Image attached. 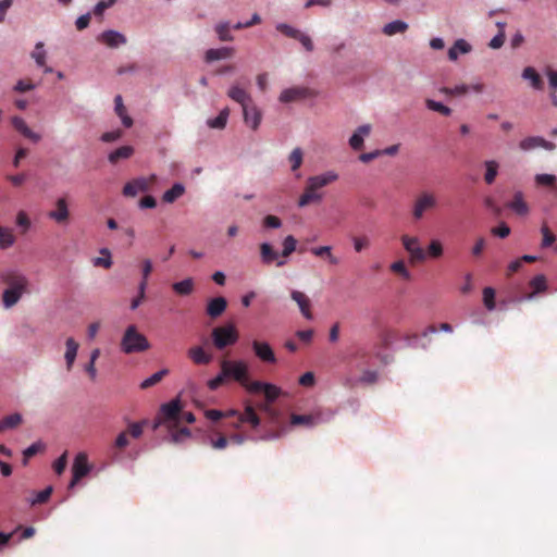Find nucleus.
Segmentation results:
<instances>
[{"mask_svg":"<svg viewBox=\"0 0 557 557\" xmlns=\"http://www.w3.org/2000/svg\"><path fill=\"white\" fill-rule=\"evenodd\" d=\"M24 293L25 292L13 289V288H7L3 292V296H2L3 306L5 308L13 307L14 305H16L18 302V300L21 299V297Z\"/></svg>","mask_w":557,"mask_h":557,"instance_id":"37","label":"nucleus"},{"mask_svg":"<svg viewBox=\"0 0 557 557\" xmlns=\"http://www.w3.org/2000/svg\"><path fill=\"white\" fill-rule=\"evenodd\" d=\"M262 224L267 228H278L282 226V221L280 218L269 214L263 219Z\"/></svg>","mask_w":557,"mask_h":557,"instance_id":"60","label":"nucleus"},{"mask_svg":"<svg viewBox=\"0 0 557 557\" xmlns=\"http://www.w3.org/2000/svg\"><path fill=\"white\" fill-rule=\"evenodd\" d=\"M260 257L261 261L268 265L276 262V267H283L286 263L285 260L278 258V252L275 251L273 247L268 243H262L260 245Z\"/></svg>","mask_w":557,"mask_h":557,"instance_id":"17","label":"nucleus"},{"mask_svg":"<svg viewBox=\"0 0 557 557\" xmlns=\"http://www.w3.org/2000/svg\"><path fill=\"white\" fill-rule=\"evenodd\" d=\"M116 2V0H101L99 1L95 8H94V14L95 15H102L103 12L110 8L111 5H113L114 3Z\"/></svg>","mask_w":557,"mask_h":557,"instance_id":"62","label":"nucleus"},{"mask_svg":"<svg viewBox=\"0 0 557 557\" xmlns=\"http://www.w3.org/2000/svg\"><path fill=\"white\" fill-rule=\"evenodd\" d=\"M41 448H42V445L40 443H34L29 447H27L23 451L24 462L26 463L27 460L29 458L34 457Z\"/></svg>","mask_w":557,"mask_h":557,"instance_id":"64","label":"nucleus"},{"mask_svg":"<svg viewBox=\"0 0 557 557\" xmlns=\"http://www.w3.org/2000/svg\"><path fill=\"white\" fill-rule=\"evenodd\" d=\"M483 301L488 310L495 308V290L492 287H485L483 289Z\"/></svg>","mask_w":557,"mask_h":557,"instance_id":"56","label":"nucleus"},{"mask_svg":"<svg viewBox=\"0 0 557 557\" xmlns=\"http://www.w3.org/2000/svg\"><path fill=\"white\" fill-rule=\"evenodd\" d=\"M2 280L9 285V288L27 292L28 280L20 272L8 271L2 274Z\"/></svg>","mask_w":557,"mask_h":557,"instance_id":"11","label":"nucleus"},{"mask_svg":"<svg viewBox=\"0 0 557 557\" xmlns=\"http://www.w3.org/2000/svg\"><path fill=\"white\" fill-rule=\"evenodd\" d=\"M519 147L523 151H529L535 148H544L547 150L554 149L555 145L550 141H547L546 139L539 137V136H530L524 139H522L519 143Z\"/></svg>","mask_w":557,"mask_h":557,"instance_id":"16","label":"nucleus"},{"mask_svg":"<svg viewBox=\"0 0 557 557\" xmlns=\"http://www.w3.org/2000/svg\"><path fill=\"white\" fill-rule=\"evenodd\" d=\"M133 152H134L133 147L122 146L109 154V161L111 163H116L121 159L129 158L133 154Z\"/></svg>","mask_w":557,"mask_h":557,"instance_id":"41","label":"nucleus"},{"mask_svg":"<svg viewBox=\"0 0 557 557\" xmlns=\"http://www.w3.org/2000/svg\"><path fill=\"white\" fill-rule=\"evenodd\" d=\"M157 181L154 174L148 177H137L126 183L123 187V195L126 197H135L138 193H145L151 189Z\"/></svg>","mask_w":557,"mask_h":557,"instance_id":"7","label":"nucleus"},{"mask_svg":"<svg viewBox=\"0 0 557 557\" xmlns=\"http://www.w3.org/2000/svg\"><path fill=\"white\" fill-rule=\"evenodd\" d=\"M215 33L221 41H233L234 37L231 34V25L228 22H221L215 26Z\"/></svg>","mask_w":557,"mask_h":557,"instance_id":"44","label":"nucleus"},{"mask_svg":"<svg viewBox=\"0 0 557 557\" xmlns=\"http://www.w3.org/2000/svg\"><path fill=\"white\" fill-rule=\"evenodd\" d=\"M90 471V467L88 465L87 455L85 453H79L74 459L73 467H72V480L70 482L69 487H74L78 481L88 474Z\"/></svg>","mask_w":557,"mask_h":557,"instance_id":"10","label":"nucleus"},{"mask_svg":"<svg viewBox=\"0 0 557 557\" xmlns=\"http://www.w3.org/2000/svg\"><path fill=\"white\" fill-rule=\"evenodd\" d=\"M227 96L232 100L238 102L242 106V108H244L245 106H247L249 102L252 101L249 94L245 89L239 87L238 85H233L228 89Z\"/></svg>","mask_w":557,"mask_h":557,"instance_id":"27","label":"nucleus"},{"mask_svg":"<svg viewBox=\"0 0 557 557\" xmlns=\"http://www.w3.org/2000/svg\"><path fill=\"white\" fill-rule=\"evenodd\" d=\"M252 349L256 356L263 362L274 363L276 361L274 351L268 343L253 341Z\"/></svg>","mask_w":557,"mask_h":557,"instance_id":"18","label":"nucleus"},{"mask_svg":"<svg viewBox=\"0 0 557 557\" xmlns=\"http://www.w3.org/2000/svg\"><path fill=\"white\" fill-rule=\"evenodd\" d=\"M371 129L372 127L370 124H363L359 126L349 138V146L351 149L357 151L361 150L363 148L364 137L370 135Z\"/></svg>","mask_w":557,"mask_h":557,"instance_id":"20","label":"nucleus"},{"mask_svg":"<svg viewBox=\"0 0 557 557\" xmlns=\"http://www.w3.org/2000/svg\"><path fill=\"white\" fill-rule=\"evenodd\" d=\"M428 253L432 258H438L443 255V246L440 240L433 239L431 240L428 247Z\"/></svg>","mask_w":557,"mask_h":557,"instance_id":"57","label":"nucleus"},{"mask_svg":"<svg viewBox=\"0 0 557 557\" xmlns=\"http://www.w3.org/2000/svg\"><path fill=\"white\" fill-rule=\"evenodd\" d=\"M53 492L52 486H47L45 490L40 492H34V497L29 498L28 502L32 506L45 504L50 498Z\"/></svg>","mask_w":557,"mask_h":557,"instance_id":"43","label":"nucleus"},{"mask_svg":"<svg viewBox=\"0 0 557 557\" xmlns=\"http://www.w3.org/2000/svg\"><path fill=\"white\" fill-rule=\"evenodd\" d=\"M187 356L195 364H209L212 361V355L206 352L200 346L189 348Z\"/></svg>","mask_w":557,"mask_h":557,"instance_id":"26","label":"nucleus"},{"mask_svg":"<svg viewBox=\"0 0 557 557\" xmlns=\"http://www.w3.org/2000/svg\"><path fill=\"white\" fill-rule=\"evenodd\" d=\"M235 53V49L232 47H222L218 49H209L206 51L205 60L207 62H213L218 60L228 59L233 57Z\"/></svg>","mask_w":557,"mask_h":557,"instance_id":"25","label":"nucleus"},{"mask_svg":"<svg viewBox=\"0 0 557 557\" xmlns=\"http://www.w3.org/2000/svg\"><path fill=\"white\" fill-rule=\"evenodd\" d=\"M288 160L290 163L292 171L298 170L301 166L304 160L302 150L300 148H295L290 152Z\"/></svg>","mask_w":557,"mask_h":557,"instance_id":"53","label":"nucleus"},{"mask_svg":"<svg viewBox=\"0 0 557 557\" xmlns=\"http://www.w3.org/2000/svg\"><path fill=\"white\" fill-rule=\"evenodd\" d=\"M168 372L169 371L166 369H162V370L156 372L154 374H152L151 376H149L148 379L144 380L140 383V388L147 389L149 387L154 386L168 374Z\"/></svg>","mask_w":557,"mask_h":557,"instance_id":"45","label":"nucleus"},{"mask_svg":"<svg viewBox=\"0 0 557 557\" xmlns=\"http://www.w3.org/2000/svg\"><path fill=\"white\" fill-rule=\"evenodd\" d=\"M337 178L338 175L333 171L309 177L305 191L298 200V206L306 207L312 202H320L323 194L319 193V189L337 181Z\"/></svg>","mask_w":557,"mask_h":557,"instance_id":"2","label":"nucleus"},{"mask_svg":"<svg viewBox=\"0 0 557 557\" xmlns=\"http://www.w3.org/2000/svg\"><path fill=\"white\" fill-rule=\"evenodd\" d=\"M507 207L519 215H525L529 212V207L523 199L522 191H516L512 200L507 203Z\"/></svg>","mask_w":557,"mask_h":557,"instance_id":"28","label":"nucleus"},{"mask_svg":"<svg viewBox=\"0 0 557 557\" xmlns=\"http://www.w3.org/2000/svg\"><path fill=\"white\" fill-rule=\"evenodd\" d=\"M290 298L297 304L300 313L305 319H313V314L311 311V300L304 292L292 290Z\"/></svg>","mask_w":557,"mask_h":557,"instance_id":"12","label":"nucleus"},{"mask_svg":"<svg viewBox=\"0 0 557 557\" xmlns=\"http://www.w3.org/2000/svg\"><path fill=\"white\" fill-rule=\"evenodd\" d=\"M492 234L500 238H506L510 234V227L502 222L497 227L491 230Z\"/></svg>","mask_w":557,"mask_h":557,"instance_id":"63","label":"nucleus"},{"mask_svg":"<svg viewBox=\"0 0 557 557\" xmlns=\"http://www.w3.org/2000/svg\"><path fill=\"white\" fill-rule=\"evenodd\" d=\"M438 208V197L434 191L421 190L411 205V215L414 221H421L424 216Z\"/></svg>","mask_w":557,"mask_h":557,"instance_id":"3","label":"nucleus"},{"mask_svg":"<svg viewBox=\"0 0 557 557\" xmlns=\"http://www.w3.org/2000/svg\"><path fill=\"white\" fill-rule=\"evenodd\" d=\"M114 103H115V113L121 117L123 125L125 127H131L133 125V120L126 113V108L123 104L122 96L117 95L114 98Z\"/></svg>","mask_w":557,"mask_h":557,"instance_id":"35","label":"nucleus"},{"mask_svg":"<svg viewBox=\"0 0 557 557\" xmlns=\"http://www.w3.org/2000/svg\"><path fill=\"white\" fill-rule=\"evenodd\" d=\"M425 106L429 110L438 112L444 116H449L451 114V109L442 102H437L432 99H425Z\"/></svg>","mask_w":557,"mask_h":557,"instance_id":"46","label":"nucleus"},{"mask_svg":"<svg viewBox=\"0 0 557 557\" xmlns=\"http://www.w3.org/2000/svg\"><path fill=\"white\" fill-rule=\"evenodd\" d=\"M408 29V24L404 21L396 20L391 23H387L383 27V33L386 36H394L396 34H403Z\"/></svg>","mask_w":557,"mask_h":557,"instance_id":"36","label":"nucleus"},{"mask_svg":"<svg viewBox=\"0 0 557 557\" xmlns=\"http://www.w3.org/2000/svg\"><path fill=\"white\" fill-rule=\"evenodd\" d=\"M522 77L524 79H529L531 86L536 90H542L544 87L543 79L539 75V73L532 66H528L522 72Z\"/></svg>","mask_w":557,"mask_h":557,"instance_id":"32","label":"nucleus"},{"mask_svg":"<svg viewBox=\"0 0 557 557\" xmlns=\"http://www.w3.org/2000/svg\"><path fill=\"white\" fill-rule=\"evenodd\" d=\"M48 216L59 224L67 223L70 219V211L65 198H59L55 201V209L48 213Z\"/></svg>","mask_w":557,"mask_h":557,"instance_id":"14","label":"nucleus"},{"mask_svg":"<svg viewBox=\"0 0 557 557\" xmlns=\"http://www.w3.org/2000/svg\"><path fill=\"white\" fill-rule=\"evenodd\" d=\"M181 401L180 399H173L166 404H163L160 409V418L156 421L153 429L165 424L168 429L175 428L181 421Z\"/></svg>","mask_w":557,"mask_h":557,"instance_id":"5","label":"nucleus"},{"mask_svg":"<svg viewBox=\"0 0 557 557\" xmlns=\"http://www.w3.org/2000/svg\"><path fill=\"white\" fill-rule=\"evenodd\" d=\"M32 58L38 66H45L46 51L44 50V42L39 41L36 44L35 50L32 52Z\"/></svg>","mask_w":557,"mask_h":557,"instance_id":"55","label":"nucleus"},{"mask_svg":"<svg viewBox=\"0 0 557 557\" xmlns=\"http://www.w3.org/2000/svg\"><path fill=\"white\" fill-rule=\"evenodd\" d=\"M315 257H326L329 262L333 265L338 264L339 260L332 253L331 246H320L311 248L310 250Z\"/></svg>","mask_w":557,"mask_h":557,"instance_id":"40","label":"nucleus"},{"mask_svg":"<svg viewBox=\"0 0 557 557\" xmlns=\"http://www.w3.org/2000/svg\"><path fill=\"white\" fill-rule=\"evenodd\" d=\"M98 40L110 48H115L119 45L126 44V37L123 34L115 30H106L101 33L98 37Z\"/></svg>","mask_w":557,"mask_h":557,"instance_id":"23","label":"nucleus"},{"mask_svg":"<svg viewBox=\"0 0 557 557\" xmlns=\"http://www.w3.org/2000/svg\"><path fill=\"white\" fill-rule=\"evenodd\" d=\"M67 465V453H63L53 463V469L58 474L63 473Z\"/></svg>","mask_w":557,"mask_h":557,"instance_id":"61","label":"nucleus"},{"mask_svg":"<svg viewBox=\"0 0 557 557\" xmlns=\"http://www.w3.org/2000/svg\"><path fill=\"white\" fill-rule=\"evenodd\" d=\"M471 45L468 44L465 39H458L448 50V59L450 61H456L460 53L466 54L471 51Z\"/></svg>","mask_w":557,"mask_h":557,"instance_id":"29","label":"nucleus"},{"mask_svg":"<svg viewBox=\"0 0 557 557\" xmlns=\"http://www.w3.org/2000/svg\"><path fill=\"white\" fill-rule=\"evenodd\" d=\"M238 332L234 324L216 326L211 332L213 345L219 350L234 345L238 341Z\"/></svg>","mask_w":557,"mask_h":557,"instance_id":"6","label":"nucleus"},{"mask_svg":"<svg viewBox=\"0 0 557 557\" xmlns=\"http://www.w3.org/2000/svg\"><path fill=\"white\" fill-rule=\"evenodd\" d=\"M223 375L238 382L250 394H263L269 400L277 399L282 389L274 384L261 381H249L248 364L244 360H222L220 363Z\"/></svg>","mask_w":557,"mask_h":557,"instance_id":"1","label":"nucleus"},{"mask_svg":"<svg viewBox=\"0 0 557 557\" xmlns=\"http://www.w3.org/2000/svg\"><path fill=\"white\" fill-rule=\"evenodd\" d=\"M15 243V235L9 227L0 226V249H8Z\"/></svg>","mask_w":557,"mask_h":557,"instance_id":"39","label":"nucleus"},{"mask_svg":"<svg viewBox=\"0 0 557 557\" xmlns=\"http://www.w3.org/2000/svg\"><path fill=\"white\" fill-rule=\"evenodd\" d=\"M400 240L405 250L409 253V260L411 263L422 262L426 259V252L421 247L418 237L403 235Z\"/></svg>","mask_w":557,"mask_h":557,"instance_id":"8","label":"nucleus"},{"mask_svg":"<svg viewBox=\"0 0 557 557\" xmlns=\"http://www.w3.org/2000/svg\"><path fill=\"white\" fill-rule=\"evenodd\" d=\"M276 29L284 36L298 40L306 51H313V41L309 35L285 23L277 24Z\"/></svg>","mask_w":557,"mask_h":557,"instance_id":"9","label":"nucleus"},{"mask_svg":"<svg viewBox=\"0 0 557 557\" xmlns=\"http://www.w3.org/2000/svg\"><path fill=\"white\" fill-rule=\"evenodd\" d=\"M542 233V248H548L556 242V236L554 233L549 230V227L546 224H543L541 227Z\"/></svg>","mask_w":557,"mask_h":557,"instance_id":"49","label":"nucleus"},{"mask_svg":"<svg viewBox=\"0 0 557 557\" xmlns=\"http://www.w3.org/2000/svg\"><path fill=\"white\" fill-rule=\"evenodd\" d=\"M389 268H391V271L400 275L404 280H406V281L411 280V274L408 271V269L406 268V264L403 260L393 262Z\"/></svg>","mask_w":557,"mask_h":557,"instance_id":"50","label":"nucleus"},{"mask_svg":"<svg viewBox=\"0 0 557 557\" xmlns=\"http://www.w3.org/2000/svg\"><path fill=\"white\" fill-rule=\"evenodd\" d=\"M529 286L531 287L532 289V293H530L528 296H527V299H531L533 296H535L536 294L539 293H543L546 290L547 288V282H546V277L543 275V274H539L536 276H534L530 282H529Z\"/></svg>","mask_w":557,"mask_h":557,"instance_id":"31","label":"nucleus"},{"mask_svg":"<svg viewBox=\"0 0 557 557\" xmlns=\"http://www.w3.org/2000/svg\"><path fill=\"white\" fill-rule=\"evenodd\" d=\"M150 344L147 337L139 333L135 325L127 326L121 341V350L124 354L143 352L148 350Z\"/></svg>","mask_w":557,"mask_h":557,"instance_id":"4","label":"nucleus"},{"mask_svg":"<svg viewBox=\"0 0 557 557\" xmlns=\"http://www.w3.org/2000/svg\"><path fill=\"white\" fill-rule=\"evenodd\" d=\"M322 421V413L320 411H314L309 414H290V424L292 425H302L306 428H313Z\"/></svg>","mask_w":557,"mask_h":557,"instance_id":"13","label":"nucleus"},{"mask_svg":"<svg viewBox=\"0 0 557 557\" xmlns=\"http://www.w3.org/2000/svg\"><path fill=\"white\" fill-rule=\"evenodd\" d=\"M535 182L537 185L554 186L556 183V176L553 174H537L535 176Z\"/></svg>","mask_w":557,"mask_h":557,"instance_id":"59","label":"nucleus"},{"mask_svg":"<svg viewBox=\"0 0 557 557\" xmlns=\"http://www.w3.org/2000/svg\"><path fill=\"white\" fill-rule=\"evenodd\" d=\"M484 166H485L484 182L487 185H492L495 182V178L498 174L499 164L495 160H488V161L484 162Z\"/></svg>","mask_w":557,"mask_h":557,"instance_id":"38","label":"nucleus"},{"mask_svg":"<svg viewBox=\"0 0 557 557\" xmlns=\"http://www.w3.org/2000/svg\"><path fill=\"white\" fill-rule=\"evenodd\" d=\"M100 253L103 255L104 257H96L92 259V264L95 267H101V268H104V269H110L112 267V258H111V253L109 251V249L107 248H102L100 250Z\"/></svg>","mask_w":557,"mask_h":557,"instance_id":"47","label":"nucleus"},{"mask_svg":"<svg viewBox=\"0 0 557 557\" xmlns=\"http://www.w3.org/2000/svg\"><path fill=\"white\" fill-rule=\"evenodd\" d=\"M65 346H66V350H65L64 358L66 361V368H67V370H71L75 362V359L77 356V350H78L79 346H78V343L72 337H69L66 339Z\"/></svg>","mask_w":557,"mask_h":557,"instance_id":"30","label":"nucleus"},{"mask_svg":"<svg viewBox=\"0 0 557 557\" xmlns=\"http://www.w3.org/2000/svg\"><path fill=\"white\" fill-rule=\"evenodd\" d=\"M170 430L171 442L178 444L190 437V431L187 428H182L180 430H174V428Z\"/></svg>","mask_w":557,"mask_h":557,"instance_id":"51","label":"nucleus"},{"mask_svg":"<svg viewBox=\"0 0 557 557\" xmlns=\"http://www.w3.org/2000/svg\"><path fill=\"white\" fill-rule=\"evenodd\" d=\"M185 193V187L181 183H175L169 190H166L163 196L162 200L166 203H173L176 199L182 197Z\"/></svg>","mask_w":557,"mask_h":557,"instance_id":"33","label":"nucleus"},{"mask_svg":"<svg viewBox=\"0 0 557 557\" xmlns=\"http://www.w3.org/2000/svg\"><path fill=\"white\" fill-rule=\"evenodd\" d=\"M22 416L20 413H13L4 417L0 421V432H3L8 429H14L22 423Z\"/></svg>","mask_w":557,"mask_h":557,"instance_id":"42","label":"nucleus"},{"mask_svg":"<svg viewBox=\"0 0 557 557\" xmlns=\"http://www.w3.org/2000/svg\"><path fill=\"white\" fill-rule=\"evenodd\" d=\"M226 307L227 301L224 297H215L208 302L207 314L212 319H216L222 315Z\"/></svg>","mask_w":557,"mask_h":557,"instance_id":"24","label":"nucleus"},{"mask_svg":"<svg viewBox=\"0 0 557 557\" xmlns=\"http://www.w3.org/2000/svg\"><path fill=\"white\" fill-rule=\"evenodd\" d=\"M228 117V109L222 110L214 119L208 120V125L211 128L222 129L225 127Z\"/></svg>","mask_w":557,"mask_h":557,"instance_id":"48","label":"nucleus"},{"mask_svg":"<svg viewBox=\"0 0 557 557\" xmlns=\"http://www.w3.org/2000/svg\"><path fill=\"white\" fill-rule=\"evenodd\" d=\"M468 91H469V86H467L465 84L455 86L454 88H450V87H441L440 88L441 94H443L445 96H449V97L462 96V95H466Z\"/></svg>","mask_w":557,"mask_h":557,"instance_id":"52","label":"nucleus"},{"mask_svg":"<svg viewBox=\"0 0 557 557\" xmlns=\"http://www.w3.org/2000/svg\"><path fill=\"white\" fill-rule=\"evenodd\" d=\"M172 289L177 295L188 296L194 292V280L191 277H188L181 282L173 283Z\"/></svg>","mask_w":557,"mask_h":557,"instance_id":"34","label":"nucleus"},{"mask_svg":"<svg viewBox=\"0 0 557 557\" xmlns=\"http://www.w3.org/2000/svg\"><path fill=\"white\" fill-rule=\"evenodd\" d=\"M13 127L21 133L25 138L29 139L33 143H38L41 139V136L35 132H33L26 124V122L20 116L12 117Z\"/></svg>","mask_w":557,"mask_h":557,"instance_id":"22","label":"nucleus"},{"mask_svg":"<svg viewBox=\"0 0 557 557\" xmlns=\"http://www.w3.org/2000/svg\"><path fill=\"white\" fill-rule=\"evenodd\" d=\"M244 121L250 126L252 129H257L261 123V112L260 110L251 102L243 108Z\"/></svg>","mask_w":557,"mask_h":557,"instance_id":"19","label":"nucleus"},{"mask_svg":"<svg viewBox=\"0 0 557 557\" xmlns=\"http://www.w3.org/2000/svg\"><path fill=\"white\" fill-rule=\"evenodd\" d=\"M310 90L307 87H292L283 90L280 95V101L283 103H289L294 101H298L309 97Z\"/></svg>","mask_w":557,"mask_h":557,"instance_id":"15","label":"nucleus"},{"mask_svg":"<svg viewBox=\"0 0 557 557\" xmlns=\"http://www.w3.org/2000/svg\"><path fill=\"white\" fill-rule=\"evenodd\" d=\"M16 224L22 227V233H26L30 227V220L25 211H20L16 214Z\"/></svg>","mask_w":557,"mask_h":557,"instance_id":"58","label":"nucleus"},{"mask_svg":"<svg viewBox=\"0 0 557 557\" xmlns=\"http://www.w3.org/2000/svg\"><path fill=\"white\" fill-rule=\"evenodd\" d=\"M297 246V240L293 235H288L283 240V251L282 257L287 258L289 257L295 250Z\"/></svg>","mask_w":557,"mask_h":557,"instance_id":"54","label":"nucleus"},{"mask_svg":"<svg viewBox=\"0 0 557 557\" xmlns=\"http://www.w3.org/2000/svg\"><path fill=\"white\" fill-rule=\"evenodd\" d=\"M260 422L261 420L256 413L253 406L250 403H246L245 411L239 414V422H236L234 426L237 429L243 423H249L252 428H258Z\"/></svg>","mask_w":557,"mask_h":557,"instance_id":"21","label":"nucleus"}]
</instances>
